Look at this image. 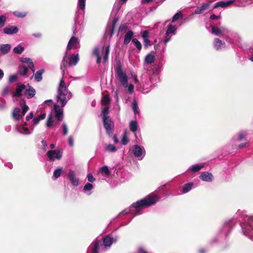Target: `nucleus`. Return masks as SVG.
<instances>
[{
    "label": "nucleus",
    "instance_id": "nucleus-1",
    "mask_svg": "<svg viewBox=\"0 0 253 253\" xmlns=\"http://www.w3.org/2000/svg\"><path fill=\"white\" fill-rule=\"evenodd\" d=\"M159 199L158 196L153 194H149L144 198L133 203L131 207L121 211L118 216H122L130 212L133 213L134 216L139 215L143 209L155 204Z\"/></svg>",
    "mask_w": 253,
    "mask_h": 253
},
{
    "label": "nucleus",
    "instance_id": "nucleus-2",
    "mask_svg": "<svg viewBox=\"0 0 253 253\" xmlns=\"http://www.w3.org/2000/svg\"><path fill=\"white\" fill-rule=\"evenodd\" d=\"M72 97V94L67 88L65 82L62 79L59 83L58 87V92L56 96L57 101L61 104V106L64 107Z\"/></svg>",
    "mask_w": 253,
    "mask_h": 253
},
{
    "label": "nucleus",
    "instance_id": "nucleus-3",
    "mask_svg": "<svg viewBox=\"0 0 253 253\" xmlns=\"http://www.w3.org/2000/svg\"><path fill=\"white\" fill-rule=\"evenodd\" d=\"M241 226L243 234L253 241V216H246Z\"/></svg>",
    "mask_w": 253,
    "mask_h": 253
},
{
    "label": "nucleus",
    "instance_id": "nucleus-4",
    "mask_svg": "<svg viewBox=\"0 0 253 253\" xmlns=\"http://www.w3.org/2000/svg\"><path fill=\"white\" fill-rule=\"evenodd\" d=\"M80 47V43L79 40L78 38L73 37L70 40L67 46V50L71 49V48H78ZM67 51H66L65 53V55L63 57V59L61 62L60 68L62 71V75L64 76L65 74V71L66 68V65L67 64Z\"/></svg>",
    "mask_w": 253,
    "mask_h": 253
},
{
    "label": "nucleus",
    "instance_id": "nucleus-5",
    "mask_svg": "<svg viewBox=\"0 0 253 253\" xmlns=\"http://www.w3.org/2000/svg\"><path fill=\"white\" fill-rule=\"evenodd\" d=\"M19 105L22 111L19 108L16 107L14 109L12 115L15 121H18L21 119L29 110V107L26 105V101L24 99L19 102Z\"/></svg>",
    "mask_w": 253,
    "mask_h": 253
},
{
    "label": "nucleus",
    "instance_id": "nucleus-6",
    "mask_svg": "<svg viewBox=\"0 0 253 253\" xmlns=\"http://www.w3.org/2000/svg\"><path fill=\"white\" fill-rule=\"evenodd\" d=\"M62 151L59 149L49 150L47 152V156L50 162L60 160L62 157Z\"/></svg>",
    "mask_w": 253,
    "mask_h": 253
},
{
    "label": "nucleus",
    "instance_id": "nucleus-7",
    "mask_svg": "<svg viewBox=\"0 0 253 253\" xmlns=\"http://www.w3.org/2000/svg\"><path fill=\"white\" fill-rule=\"evenodd\" d=\"M132 153L139 160H142L146 155L144 148L138 145H135L132 147Z\"/></svg>",
    "mask_w": 253,
    "mask_h": 253
},
{
    "label": "nucleus",
    "instance_id": "nucleus-8",
    "mask_svg": "<svg viewBox=\"0 0 253 253\" xmlns=\"http://www.w3.org/2000/svg\"><path fill=\"white\" fill-rule=\"evenodd\" d=\"M232 226L233 223L231 220L225 222L219 230V234L227 236L230 233Z\"/></svg>",
    "mask_w": 253,
    "mask_h": 253
},
{
    "label": "nucleus",
    "instance_id": "nucleus-9",
    "mask_svg": "<svg viewBox=\"0 0 253 253\" xmlns=\"http://www.w3.org/2000/svg\"><path fill=\"white\" fill-rule=\"evenodd\" d=\"M103 122L104 126L107 133L110 135L113 133V129L114 127L113 122L110 117L103 118Z\"/></svg>",
    "mask_w": 253,
    "mask_h": 253
},
{
    "label": "nucleus",
    "instance_id": "nucleus-10",
    "mask_svg": "<svg viewBox=\"0 0 253 253\" xmlns=\"http://www.w3.org/2000/svg\"><path fill=\"white\" fill-rule=\"evenodd\" d=\"M141 82L142 84H141V86L143 89V92L144 93L148 92L152 87L151 79L147 77L145 78L143 76L141 78Z\"/></svg>",
    "mask_w": 253,
    "mask_h": 253
},
{
    "label": "nucleus",
    "instance_id": "nucleus-11",
    "mask_svg": "<svg viewBox=\"0 0 253 253\" xmlns=\"http://www.w3.org/2000/svg\"><path fill=\"white\" fill-rule=\"evenodd\" d=\"M116 74L121 84L124 87H126L127 86V77L123 72L122 69L120 67H119L117 69Z\"/></svg>",
    "mask_w": 253,
    "mask_h": 253
},
{
    "label": "nucleus",
    "instance_id": "nucleus-12",
    "mask_svg": "<svg viewBox=\"0 0 253 253\" xmlns=\"http://www.w3.org/2000/svg\"><path fill=\"white\" fill-rule=\"evenodd\" d=\"M101 243L100 240H95L88 248L87 253H98Z\"/></svg>",
    "mask_w": 253,
    "mask_h": 253
},
{
    "label": "nucleus",
    "instance_id": "nucleus-13",
    "mask_svg": "<svg viewBox=\"0 0 253 253\" xmlns=\"http://www.w3.org/2000/svg\"><path fill=\"white\" fill-rule=\"evenodd\" d=\"M212 2V1H209L207 2L202 3L200 6L197 7L194 11V13L196 14H200L203 13L204 11L209 9Z\"/></svg>",
    "mask_w": 253,
    "mask_h": 253
},
{
    "label": "nucleus",
    "instance_id": "nucleus-14",
    "mask_svg": "<svg viewBox=\"0 0 253 253\" xmlns=\"http://www.w3.org/2000/svg\"><path fill=\"white\" fill-rule=\"evenodd\" d=\"M68 177L71 184L74 186H78L80 184L79 179L76 177V172L71 169L69 170Z\"/></svg>",
    "mask_w": 253,
    "mask_h": 253
},
{
    "label": "nucleus",
    "instance_id": "nucleus-15",
    "mask_svg": "<svg viewBox=\"0 0 253 253\" xmlns=\"http://www.w3.org/2000/svg\"><path fill=\"white\" fill-rule=\"evenodd\" d=\"M56 120L58 121H61L63 118V110L58 105H54L53 110Z\"/></svg>",
    "mask_w": 253,
    "mask_h": 253
},
{
    "label": "nucleus",
    "instance_id": "nucleus-16",
    "mask_svg": "<svg viewBox=\"0 0 253 253\" xmlns=\"http://www.w3.org/2000/svg\"><path fill=\"white\" fill-rule=\"evenodd\" d=\"M59 122L54 119L51 115H49L46 121V126L48 127L53 126L57 128L60 125Z\"/></svg>",
    "mask_w": 253,
    "mask_h": 253
},
{
    "label": "nucleus",
    "instance_id": "nucleus-17",
    "mask_svg": "<svg viewBox=\"0 0 253 253\" xmlns=\"http://www.w3.org/2000/svg\"><path fill=\"white\" fill-rule=\"evenodd\" d=\"M45 114L43 113L39 115L38 117L34 118L31 123H29V125H30L31 129L33 130L34 129V126H37L40 121L45 119Z\"/></svg>",
    "mask_w": 253,
    "mask_h": 253
},
{
    "label": "nucleus",
    "instance_id": "nucleus-18",
    "mask_svg": "<svg viewBox=\"0 0 253 253\" xmlns=\"http://www.w3.org/2000/svg\"><path fill=\"white\" fill-rule=\"evenodd\" d=\"M235 1V0H227L226 1H220L216 2L214 4V5L213 6V8L215 9L218 7L225 8V7H226L230 5L231 4L233 3Z\"/></svg>",
    "mask_w": 253,
    "mask_h": 253
},
{
    "label": "nucleus",
    "instance_id": "nucleus-19",
    "mask_svg": "<svg viewBox=\"0 0 253 253\" xmlns=\"http://www.w3.org/2000/svg\"><path fill=\"white\" fill-rule=\"evenodd\" d=\"M200 178L202 180L204 181L211 182L213 180V176L211 173L207 172V171H205V172H203L201 174V175L200 176Z\"/></svg>",
    "mask_w": 253,
    "mask_h": 253
},
{
    "label": "nucleus",
    "instance_id": "nucleus-20",
    "mask_svg": "<svg viewBox=\"0 0 253 253\" xmlns=\"http://www.w3.org/2000/svg\"><path fill=\"white\" fill-rule=\"evenodd\" d=\"M102 54L103 55V61L106 62L108 58V56L110 52V46L109 44H105L101 50Z\"/></svg>",
    "mask_w": 253,
    "mask_h": 253
},
{
    "label": "nucleus",
    "instance_id": "nucleus-21",
    "mask_svg": "<svg viewBox=\"0 0 253 253\" xmlns=\"http://www.w3.org/2000/svg\"><path fill=\"white\" fill-rule=\"evenodd\" d=\"M18 32V28L16 26H11L3 29V33L7 35L16 34Z\"/></svg>",
    "mask_w": 253,
    "mask_h": 253
},
{
    "label": "nucleus",
    "instance_id": "nucleus-22",
    "mask_svg": "<svg viewBox=\"0 0 253 253\" xmlns=\"http://www.w3.org/2000/svg\"><path fill=\"white\" fill-rule=\"evenodd\" d=\"M117 240V238L114 239L110 235L106 236L103 239V245L105 247H110L112 243L116 242Z\"/></svg>",
    "mask_w": 253,
    "mask_h": 253
},
{
    "label": "nucleus",
    "instance_id": "nucleus-23",
    "mask_svg": "<svg viewBox=\"0 0 253 253\" xmlns=\"http://www.w3.org/2000/svg\"><path fill=\"white\" fill-rule=\"evenodd\" d=\"M25 94L28 98H31L35 96L36 90L32 86L28 85L26 88Z\"/></svg>",
    "mask_w": 253,
    "mask_h": 253
},
{
    "label": "nucleus",
    "instance_id": "nucleus-24",
    "mask_svg": "<svg viewBox=\"0 0 253 253\" xmlns=\"http://www.w3.org/2000/svg\"><path fill=\"white\" fill-rule=\"evenodd\" d=\"M26 88V86L24 84H18L16 88V92L13 94V97H15L21 96L22 95V92L23 90L25 89Z\"/></svg>",
    "mask_w": 253,
    "mask_h": 253
},
{
    "label": "nucleus",
    "instance_id": "nucleus-25",
    "mask_svg": "<svg viewBox=\"0 0 253 253\" xmlns=\"http://www.w3.org/2000/svg\"><path fill=\"white\" fill-rule=\"evenodd\" d=\"M79 61V54L72 55L69 59L68 65L70 66L76 65Z\"/></svg>",
    "mask_w": 253,
    "mask_h": 253
},
{
    "label": "nucleus",
    "instance_id": "nucleus-26",
    "mask_svg": "<svg viewBox=\"0 0 253 253\" xmlns=\"http://www.w3.org/2000/svg\"><path fill=\"white\" fill-rule=\"evenodd\" d=\"M205 165L204 164H195L190 167L188 170L192 171L193 172H198L202 168L204 167Z\"/></svg>",
    "mask_w": 253,
    "mask_h": 253
},
{
    "label": "nucleus",
    "instance_id": "nucleus-27",
    "mask_svg": "<svg viewBox=\"0 0 253 253\" xmlns=\"http://www.w3.org/2000/svg\"><path fill=\"white\" fill-rule=\"evenodd\" d=\"M11 48L9 44H2L0 45V51L2 54L5 55L9 52Z\"/></svg>",
    "mask_w": 253,
    "mask_h": 253
},
{
    "label": "nucleus",
    "instance_id": "nucleus-28",
    "mask_svg": "<svg viewBox=\"0 0 253 253\" xmlns=\"http://www.w3.org/2000/svg\"><path fill=\"white\" fill-rule=\"evenodd\" d=\"M22 61L24 63H27L28 65L29 68L32 70L33 73L35 72V70L34 65L32 60L31 58L28 57L23 58L22 59Z\"/></svg>",
    "mask_w": 253,
    "mask_h": 253
},
{
    "label": "nucleus",
    "instance_id": "nucleus-29",
    "mask_svg": "<svg viewBox=\"0 0 253 253\" xmlns=\"http://www.w3.org/2000/svg\"><path fill=\"white\" fill-rule=\"evenodd\" d=\"M99 172L102 175V176L104 177L108 176L110 174V171L109 169V168L106 166H104L100 168L99 169Z\"/></svg>",
    "mask_w": 253,
    "mask_h": 253
},
{
    "label": "nucleus",
    "instance_id": "nucleus-30",
    "mask_svg": "<svg viewBox=\"0 0 253 253\" xmlns=\"http://www.w3.org/2000/svg\"><path fill=\"white\" fill-rule=\"evenodd\" d=\"M155 57L153 54L149 53L147 54L144 59V64H151L155 61Z\"/></svg>",
    "mask_w": 253,
    "mask_h": 253
},
{
    "label": "nucleus",
    "instance_id": "nucleus-31",
    "mask_svg": "<svg viewBox=\"0 0 253 253\" xmlns=\"http://www.w3.org/2000/svg\"><path fill=\"white\" fill-rule=\"evenodd\" d=\"M211 27V33L216 36H220L222 34V33L225 30V29L223 28L218 29V28H216L212 25Z\"/></svg>",
    "mask_w": 253,
    "mask_h": 253
},
{
    "label": "nucleus",
    "instance_id": "nucleus-32",
    "mask_svg": "<svg viewBox=\"0 0 253 253\" xmlns=\"http://www.w3.org/2000/svg\"><path fill=\"white\" fill-rule=\"evenodd\" d=\"M214 47L216 50H219L224 45V43L218 39H215L214 42Z\"/></svg>",
    "mask_w": 253,
    "mask_h": 253
},
{
    "label": "nucleus",
    "instance_id": "nucleus-33",
    "mask_svg": "<svg viewBox=\"0 0 253 253\" xmlns=\"http://www.w3.org/2000/svg\"><path fill=\"white\" fill-rule=\"evenodd\" d=\"M133 34V33L131 31H129L126 33L125 36L124 41V43L125 44H127L130 42L132 37Z\"/></svg>",
    "mask_w": 253,
    "mask_h": 253
},
{
    "label": "nucleus",
    "instance_id": "nucleus-34",
    "mask_svg": "<svg viewBox=\"0 0 253 253\" xmlns=\"http://www.w3.org/2000/svg\"><path fill=\"white\" fill-rule=\"evenodd\" d=\"M129 126L130 130L133 133H135L137 131L138 128V124L136 121H130Z\"/></svg>",
    "mask_w": 253,
    "mask_h": 253
},
{
    "label": "nucleus",
    "instance_id": "nucleus-35",
    "mask_svg": "<svg viewBox=\"0 0 253 253\" xmlns=\"http://www.w3.org/2000/svg\"><path fill=\"white\" fill-rule=\"evenodd\" d=\"M93 54L96 57L97 60L96 62L97 64H99L101 61V56L100 55L99 49L98 47H96L93 50Z\"/></svg>",
    "mask_w": 253,
    "mask_h": 253
},
{
    "label": "nucleus",
    "instance_id": "nucleus-36",
    "mask_svg": "<svg viewBox=\"0 0 253 253\" xmlns=\"http://www.w3.org/2000/svg\"><path fill=\"white\" fill-rule=\"evenodd\" d=\"M28 71V68L25 65H20L18 68V72L19 74L22 76H25L27 75Z\"/></svg>",
    "mask_w": 253,
    "mask_h": 253
},
{
    "label": "nucleus",
    "instance_id": "nucleus-37",
    "mask_svg": "<svg viewBox=\"0 0 253 253\" xmlns=\"http://www.w3.org/2000/svg\"><path fill=\"white\" fill-rule=\"evenodd\" d=\"M44 72L43 69H41L36 72L34 75L35 79L37 82H40L42 80V75Z\"/></svg>",
    "mask_w": 253,
    "mask_h": 253
},
{
    "label": "nucleus",
    "instance_id": "nucleus-38",
    "mask_svg": "<svg viewBox=\"0 0 253 253\" xmlns=\"http://www.w3.org/2000/svg\"><path fill=\"white\" fill-rule=\"evenodd\" d=\"M176 29L177 28L176 26L172 25L171 24L169 25L168 29L166 31V35H167V36H168V35L169 34H175V32L176 31Z\"/></svg>",
    "mask_w": 253,
    "mask_h": 253
},
{
    "label": "nucleus",
    "instance_id": "nucleus-39",
    "mask_svg": "<svg viewBox=\"0 0 253 253\" xmlns=\"http://www.w3.org/2000/svg\"><path fill=\"white\" fill-rule=\"evenodd\" d=\"M193 183L192 182L188 183L185 185H184L182 188V192L183 193H186L188 192L193 186Z\"/></svg>",
    "mask_w": 253,
    "mask_h": 253
},
{
    "label": "nucleus",
    "instance_id": "nucleus-40",
    "mask_svg": "<svg viewBox=\"0 0 253 253\" xmlns=\"http://www.w3.org/2000/svg\"><path fill=\"white\" fill-rule=\"evenodd\" d=\"M85 7V0H78L77 8L84 12Z\"/></svg>",
    "mask_w": 253,
    "mask_h": 253
},
{
    "label": "nucleus",
    "instance_id": "nucleus-41",
    "mask_svg": "<svg viewBox=\"0 0 253 253\" xmlns=\"http://www.w3.org/2000/svg\"><path fill=\"white\" fill-rule=\"evenodd\" d=\"M24 50V47L22 46L21 44H18L17 46L15 47L13 51L14 53L16 54H21L23 51Z\"/></svg>",
    "mask_w": 253,
    "mask_h": 253
},
{
    "label": "nucleus",
    "instance_id": "nucleus-42",
    "mask_svg": "<svg viewBox=\"0 0 253 253\" xmlns=\"http://www.w3.org/2000/svg\"><path fill=\"white\" fill-rule=\"evenodd\" d=\"M62 169L60 168L56 169L53 172V179H56L60 177L62 172Z\"/></svg>",
    "mask_w": 253,
    "mask_h": 253
},
{
    "label": "nucleus",
    "instance_id": "nucleus-43",
    "mask_svg": "<svg viewBox=\"0 0 253 253\" xmlns=\"http://www.w3.org/2000/svg\"><path fill=\"white\" fill-rule=\"evenodd\" d=\"M117 150V148L112 144H108L105 147V151L109 152H115Z\"/></svg>",
    "mask_w": 253,
    "mask_h": 253
},
{
    "label": "nucleus",
    "instance_id": "nucleus-44",
    "mask_svg": "<svg viewBox=\"0 0 253 253\" xmlns=\"http://www.w3.org/2000/svg\"><path fill=\"white\" fill-rule=\"evenodd\" d=\"M132 109L134 114H139V110L137 102L136 100H134L132 103Z\"/></svg>",
    "mask_w": 253,
    "mask_h": 253
},
{
    "label": "nucleus",
    "instance_id": "nucleus-45",
    "mask_svg": "<svg viewBox=\"0 0 253 253\" xmlns=\"http://www.w3.org/2000/svg\"><path fill=\"white\" fill-rule=\"evenodd\" d=\"M22 129L24 131V132H23L22 131H21L19 129L17 128V131L18 133L20 134H30L31 133V131L29 130V128L25 126H22Z\"/></svg>",
    "mask_w": 253,
    "mask_h": 253
},
{
    "label": "nucleus",
    "instance_id": "nucleus-46",
    "mask_svg": "<svg viewBox=\"0 0 253 253\" xmlns=\"http://www.w3.org/2000/svg\"><path fill=\"white\" fill-rule=\"evenodd\" d=\"M13 14L17 17L23 18L27 15V13L25 12H21L18 11H15L13 12Z\"/></svg>",
    "mask_w": 253,
    "mask_h": 253
},
{
    "label": "nucleus",
    "instance_id": "nucleus-47",
    "mask_svg": "<svg viewBox=\"0 0 253 253\" xmlns=\"http://www.w3.org/2000/svg\"><path fill=\"white\" fill-rule=\"evenodd\" d=\"M111 100L109 96L107 95H104L101 99V102L103 105H107L110 103Z\"/></svg>",
    "mask_w": 253,
    "mask_h": 253
},
{
    "label": "nucleus",
    "instance_id": "nucleus-48",
    "mask_svg": "<svg viewBox=\"0 0 253 253\" xmlns=\"http://www.w3.org/2000/svg\"><path fill=\"white\" fill-rule=\"evenodd\" d=\"M6 17L4 15L0 16V28H2L6 23Z\"/></svg>",
    "mask_w": 253,
    "mask_h": 253
},
{
    "label": "nucleus",
    "instance_id": "nucleus-49",
    "mask_svg": "<svg viewBox=\"0 0 253 253\" xmlns=\"http://www.w3.org/2000/svg\"><path fill=\"white\" fill-rule=\"evenodd\" d=\"M247 133L245 131H241L238 133L237 140L241 141L243 140L246 136Z\"/></svg>",
    "mask_w": 253,
    "mask_h": 253
},
{
    "label": "nucleus",
    "instance_id": "nucleus-50",
    "mask_svg": "<svg viewBox=\"0 0 253 253\" xmlns=\"http://www.w3.org/2000/svg\"><path fill=\"white\" fill-rule=\"evenodd\" d=\"M182 14L181 12L178 11L172 17V22H175L177 20H178L180 17H182Z\"/></svg>",
    "mask_w": 253,
    "mask_h": 253
},
{
    "label": "nucleus",
    "instance_id": "nucleus-51",
    "mask_svg": "<svg viewBox=\"0 0 253 253\" xmlns=\"http://www.w3.org/2000/svg\"><path fill=\"white\" fill-rule=\"evenodd\" d=\"M132 42L138 49L140 50L141 49V43L137 39H133L132 40Z\"/></svg>",
    "mask_w": 253,
    "mask_h": 253
},
{
    "label": "nucleus",
    "instance_id": "nucleus-52",
    "mask_svg": "<svg viewBox=\"0 0 253 253\" xmlns=\"http://www.w3.org/2000/svg\"><path fill=\"white\" fill-rule=\"evenodd\" d=\"M93 188V185L90 183H87L84 187L83 190L84 191H90Z\"/></svg>",
    "mask_w": 253,
    "mask_h": 253
},
{
    "label": "nucleus",
    "instance_id": "nucleus-53",
    "mask_svg": "<svg viewBox=\"0 0 253 253\" xmlns=\"http://www.w3.org/2000/svg\"><path fill=\"white\" fill-rule=\"evenodd\" d=\"M109 113V107H105L102 111V114L103 115V118H109L108 114Z\"/></svg>",
    "mask_w": 253,
    "mask_h": 253
},
{
    "label": "nucleus",
    "instance_id": "nucleus-54",
    "mask_svg": "<svg viewBox=\"0 0 253 253\" xmlns=\"http://www.w3.org/2000/svg\"><path fill=\"white\" fill-rule=\"evenodd\" d=\"M63 131L62 134L64 135H66L68 132V128L67 125L65 123L62 124Z\"/></svg>",
    "mask_w": 253,
    "mask_h": 253
},
{
    "label": "nucleus",
    "instance_id": "nucleus-55",
    "mask_svg": "<svg viewBox=\"0 0 253 253\" xmlns=\"http://www.w3.org/2000/svg\"><path fill=\"white\" fill-rule=\"evenodd\" d=\"M121 141L122 143L124 145H126L128 142V139L126 136V132L124 133Z\"/></svg>",
    "mask_w": 253,
    "mask_h": 253
},
{
    "label": "nucleus",
    "instance_id": "nucleus-56",
    "mask_svg": "<svg viewBox=\"0 0 253 253\" xmlns=\"http://www.w3.org/2000/svg\"><path fill=\"white\" fill-rule=\"evenodd\" d=\"M87 177L88 180L89 182H93L94 181H95V178L93 177L92 174L91 173H89L87 174Z\"/></svg>",
    "mask_w": 253,
    "mask_h": 253
},
{
    "label": "nucleus",
    "instance_id": "nucleus-57",
    "mask_svg": "<svg viewBox=\"0 0 253 253\" xmlns=\"http://www.w3.org/2000/svg\"><path fill=\"white\" fill-rule=\"evenodd\" d=\"M17 79V76L16 75H13L9 77V81L11 83L15 82Z\"/></svg>",
    "mask_w": 253,
    "mask_h": 253
},
{
    "label": "nucleus",
    "instance_id": "nucleus-58",
    "mask_svg": "<svg viewBox=\"0 0 253 253\" xmlns=\"http://www.w3.org/2000/svg\"><path fill=\"white\" fill-rule=\"evenodd\" d=\"M143 39H148L149 36V32L147 31H144L141 34Z\"/></svg>",
    "mask_w": 253,
    "mask_h": 253
},
{
    "label": "nucleus",
    "instance_id": "nucleus-59",
    "mask_svg": "<svg viewBox=\"0 0 253 253\" xmlns=\"http://www.w3.org/2000/svg\"><path fill=\"white\" fill-rule=\"evenodd\" d=\"M127 88H128V91L130 94L132 93L133 92L134 90V86L132 84H127Z\"/></svg>",
    "mask_w": 253,
    "mask_h": 253
},
{
    "label": "nucleus",
    "instance_id": "nucleus-60",
    "mask_svg": "<svg viewBox=\"0 0 253 253\" xmlns=\"http://www.w3.org/2000/svg\"><path fill=\"white\" fill-rule=\"evenodd\" d=\"M68 143H69V145L71 147L73 146V145H74V139H73V136H70L69 137V138H68Z\"/></svg>",
    "mask_w": 253,
    "mask_h": 253
},
{
    "label": "nucleus",
    "instance_id": "nucleus-61",
    "mask_svg": "<svg viewBox=\"0 0 253 253\" xmlns=\"http://www.w3.org/2000/svg\"><path fill=\"white\" fill-rule=\"evenodd\" d=\"M144 44L145 47H148V46L151 45V42L148 39H146L143 40Z\"/></svg>",
    "mask_w": 253,
    "mask_h": 253
},
{
    "label": "nucleus",
    "instance_id": "nucleus-62",
    "mask_svg": "<svg viewBox=\"0 0 253 253\" xmlns=\"http://www.w3.org/2000/svg\"><path fill=\"white\" fill-rule=\"evenodd\" d=\"M34 117V113L33 112H31L29 115H28L26 117V120L27 121H29L30 119H32Z\"/></svg>",
    "mask_w": 253,
    "mask_h": 253
},
{
    "label": "nucleus",
    "instance_id": "nucleus-63",
    "mask_svg": "<svg viewBox=\"0 0 253 253\" xmlns=\"http://www.w3.org/2000/svg\"><path fill=\"white\" fill-rule=\"evenodd\" d=\"M220 18L219 16H217L215 14H212L211 15V16H210V19L211 20H215V19H218Z\"/></svg>",
    "mask_w": 253,
    "mask_h": 253
},
{
    "label": "nucleus",
    "instance_id": "nucleus-64",
    "mask_svg": "<svg viewBox=\"0 0 253 253\" xmlns=\"http://www.w3.org/2000/svg\"><path fill=\"white\" fill-rule=\"evenodd\" d=\"M8 92H9V88L8 87H6L3 90L2 95H6L8 93Z\"/></svg>",
    "mask_w": 253,
    "mask_h": 253
}]
</instances>
